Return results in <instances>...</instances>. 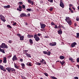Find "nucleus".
Segmentation results:
<instances>
[{
    "mask_svg": "<svg viewBox=\"0 0 79 79\" xmlns=\"http://www.w3.org/2000/svg\"><path fill=\"white\" fill-rule=\"evenodd\" d=\"M64 63H65V62L63 60L62 61H60V63L61 64V65L63 66L64 64Z\"/></svg>",
    "mask_w": 79,
    "mask_h": 79,
    "instance_id": "obj_21",
    "label": "nucleus"
},
{
    "mask_svg": "<svg viewBox=\"0 0 79 79\" xmlns=\"http://www.w3.org/2000/svg\"><path fill=\"white\" fill-rule=\"evenodd\" d=\"M42 35V34L40 33H38V35L40 37Z\"/></svg>",
    "mask_w": 79,
    "mask_h": 79,
    "instance_id": "obj_46",
    "label": "nucleus"
},
{
    "mask_svg": "<svg viewBox=\"0 0 79 79\" xmlns=\"http://www.w3.org/2000/svg\"><path fill=\"white\" fill-rule=\"evenodd\" d=\"M43 53L44 54H45V55H47V52L46 51H43Z\"/></svg>",
    "mask_w": 79,
    "mask_h": 79,
    "instance_id": "obj_38",
    "label": "nucleus"
},
{
    "mask_svg": "<svg viewBox=\"0 0 79 79\" xmlns=\"http://www.w3.org/2000/svg\"><path fill=\"white\" fill-rule=\"evenodd\" d=\"M40 24L41 26V27L42 28V29H44V28L45 27V25L44 23H40Z\"/></svg>",
    "mask_w": 79,
    "mask_h": 79,
    "instance_id": "obj_7",
    "label": "nucleus"
},
{
    "mask_svg": "<svg viewBox=\"0 0 79 79\" xmlns=\"http://www.w3.org/2000/svg\"><path fill=\"white\" fill-rule=\"evenodd\" d=\"M75 79H78V77H74Z\"/></svg>",
    "mask_w": 79,
    "mask_h": 79,
    "instance_id": "obj_55",
    "label": "nucleus"
},
{
    "mask_svg": "<svg viewBox=\"0 0 79 79\" xmlns=\"http://www.w3.org/2000/svg\"><path fill=\"white\" fill-rule=\"evenodd\" d=\"M8 42L10 43V44H11V43H12V42H13V41L11 40H9L8 41Z\"/></svg>",
    "mask_w": 79,
    "mask_h": 79,
    "instance_id": "obj_36",
    "label": "nucleus"
},
{
    "mask_svg": "<svg viewBox=\"0 0 79 79\" xmlns=\"http://www.w3.org/2000/svg\"><path fill=\"white\" fill-rule=\"evenodd\" d=\"M60 6L62 8H64V3H63V1L61 0L60 1Z\"/></svg>",
    "mask_w": 79,
    "mask_h": 79,
    "instance_id": "obj_6",
    "label": "nucleus"
},
{
    "mask_svg": "<svg viewBox=\"0 0 79 79\" xmlns=\"http://www.w3.org/2000/svg\"><path fill=\"white\" fill-rule=\"evenodd\" d=\"M76 20H77V21H79V18H78V17H77Z\"/></svg>",
    "mask_w": 79,
    "mask_h": 79,
    "instance_id": "obj_49",
    "label": "nucleus"
},
{
    "mask_svg": "<svg viewBox=\"0 0 79 79\" xmlns=\"http://www.w3.org/2000/svg\"><path fill=\"white\" fill-rule=\"evenodd\" d=\"M29 42L31 44H33V41H32V40L31 39H30L29 40Z\"/></svg>",
    "mask_w": 79,
    "mask_h": 79,
    "instance_id": "obj_25",
    "label": "nucleus"
},
{
    "mask_svg": "<svg viewBox=\"0 0 79 79\" xmlns=\"http://www.w3.org/2000/svg\"><path fill=\"white\" fill-rule=\"evenodd\" d=\"M51 24L52 25H55V23H54L53 22H52L51 23Z\"/></svg>",
    "mask_w": 79,
    "mask_h": 79,
    "instance_id": "obj_53",
    "label": "nucleus"
},
{
    "mask_svg": "<svg viewBox=\"0 0 79 79\" xmlns=\"http://www.w3.org/2000/svg\"><path fill=\"white\" fill-rule=\"evenodd\" d=\"M36 64L37 65H38L39 66H40V65H41V63H39V62H37L36 63Z\"/></svg>",
    "mask_w": 79,
    "mask_h": 79,
    "instance_id": "obj_33",
    "label": "nucleus"
},
{
    "mask_svg": "<svg viewBox=\"0 0 79 79\" xmlns=\"http://www.w3.org/2000/svg\"><path fill=\"white\" fill-rule=\"evenodd\" d=\"M54 28H55V29H57V28H58V26H57V25H56L55 26Z\"/></svg>",
    "mask_w": 79,
    "mask_h": 79,
    "instance_id": "obj_45",
    "label": "nucleus"
},
{
    "mask_svg": "<svg viewBox=\"0 0 79 79\" xmlns=\"http://www.w3.org/2000/svg\"><path fill=\"white\" fill-rule=\"evenodd\" d=\"M49 45H50V46H53V44L52 43H51L49 44Z\"/></svg>",
    "mask_w": 79,
    "mask_h": 79,
    "instance_id": "obj_42",
    "label": "nucleus"
},
{
    "mask_svg": "<svg viewBox=\"0 0 79 79\" xmlns=\"http://www.w3.org/2000/svg\"><path fill=\"white\" fill-rule=\"evenodd\" d=\"M52 44L53 46H55V45H56V43L55 42H52Z\"/></svg>",
    "mask_w": 79,
    "mask_h": 79,
    "instance_id": "obj_26",
    "label": "nucleus"
},
{
    "mask_svg": "<svg viewBox=\"0 0 79 79\" xmlns=\"http://www.w3.org/2000/svg\"><path fill=\"white\" fill-rule=\"evenodd\" d=\"M60 58L61 60H63L64 59V57L63 56H60Z\"/></svg>",
    "mask_w": 79,
    "mask_h": 79,
    "instance_id": "obj_24",
    "label": "nucleus"
},
{
    "mask_svg": "<svg viewBox=\"0 0 79 79\" xmlns=\"http://www.w3.org/2000/svg\"><path fill=\"white\" fill-rule=\"evenodd\" d=\"M22 6H23V9H25V8H26V6H24V5H22Z\"/></svg>",
    "mask_w": 79,
    "mask_h": 79,
    "instance_id": "obj_43",
    "label": "nucleus"
},
{
    "mask_svg": "<svg viewBox=\"0 0 79 79\" xmlns=\"http://www.w3.org/2000/svg\"><path fill=\"white\" fill-rule=\"evenodd\" d=\"M49 10L50 11H52L53 10V7H51V8L49 9Z\"/></svg>",
    "mask_w": 79,
    "mask_h": 79,
    "instance_id": "obj_40",
    "label": "nucleus"
},
{
    "mask_svg": "<svg viewBox=\"0 0 79 79\" xmlns=\"http://www.w3.org/2000/svg\"><path fill=\"white\" fill-rule=\"evenodd\" d=\"M11 71H12V72H13L15 71H16V70L13 68H11Z\"/></svg>",
    "mask_w": 79,
    "mask_h": 79,
    "instance_id": "obj_29",
    "label": "nucleus"
},
{
    "mask_svg": "<svg viewBox=\"0 0 79 79\" xmlns=\"http://www.w3.org/2000/svg\"><path fill=\"white\" fill-rule=\"evenodd\" d=\"M21 65L22 67H23V68H24L25 66V65H24V64L23 63Z\"/></svg>",
    "mask_w": 79,
    "mask_h": 79,
    "instance_id": "obj_39",
    "label": "nucleus"
},
{
    "mask_svg": "<svg viewBox=\"0 0 79 79\" xmlns=\"http://www.w3.org/2000/svg\"><path fill=\"white\" fill-rule=\"evenodd\" d=\"M19 37L20 38V40H24V36L23 35L22 36H19Z\"/></svg>",
    "mask_w": 79,
    "mask_h": 79,
    "instance_id": "obj_17",
    "label": "nucleus"
},
{
    "mask_svg": "<svg viewBox=\"0 0 79 79\" xmlns=\"http://www.w3.org/2000/svg\"><path fill=\"white\" fill-rule=\"evenodd\" d=\"M2 61H3V60H0V64L2 63Z\"/></svg>",
    "mask_w": 79,
    "mask_h": 79,
    "instance_id": "obj_57",
    "label": "nucleus"
},
{
    "mask_svg": "<svg viewBox=\"0 0 79 79\" xmlns=\"http://www.w3.org/2000/svg\"><path fill=\"white\" fill-rule=\"evenodd\" d=\"M16 25V22H15L13 23V26H15V25Z\"/></svg>",
    "mask_w": 79,
    "mask_h": 79,
    "instance_id": "obj_47",
    "label": "nucleus"
},
{
    "mask_svg": "<svg viewBox=\"0 0 79 79\" xmlns=\"http://www.w3.org/2000/svg\"><path fill=\"white\" fill-rule=\"evenodd\" d=\"M69 60L71 61H73V59L72 57H69Z\"/></svg>",
    "mask_w": 79,
    "mask_h": 79,
    "instance_id": "obj_28",
    "label": "nucleus"
},
{
    "mask_svg": "<svg viewBox=\"0 0 79 79\" xmlns=\"http://www.w3.org/2000/svg\"><path fill=\"white\" fill-rule=\"evenodd\" d=\"M0 48H8V46L5 44L2 43L0 45Z\"/></svg>",
    "mask_w": 79,
    "mask_h": 79,
    "instance_id": "obj_3",
    "label": "nucleus"
},
{
    "mask_svg": "<svg viewBox=\"0 0 79 79\" xmlns=\"http://www.w3.org/2000/svg\"><path fill=\"white\" fill-rule=\"evenodd\" d=\"M14 66L15 68H16L17 69H19V66H17L16 64H14Z\"/></svg>",
    "mask_w": 79,
    "mask_h": 79,
    "instance_id": "obj_23",
    "label": "nucleus"
},
{
    "mask_svg": "<svg viewBox=\"0 0 79 79\" xmlns=\"http://www.w3.org/2000/svg\"><path fill=\"white\" fill-rule=\"evenodd\" d=\"M77 63H79V58H77Z\"/></svg>",
    "mask_w": 79,
    "mask_h": 79,
    "instance_id": "obj_44",
    "label": "nucleus"
},
{
    "mask_svg": "<svg viewBox=\"0 0 79 79\" xmlns=\"http://www.w3.org/2000/svg\"><path fill=\"white\" fill-rule=\"evenodd\" d=\"M69 10H70V11L71 10H72V9H71V8H69Z\"/></svg>",
    "mask_w": 79,
    "mask_h": 79,
    "instance_id": "obj_63",
    "label": "nucleus"
},
{
    "mask_svg": "<svg viewBox=\"0 0 79 79\" xmlns=\"http://www.w3.org/2000/svg\"><path fill=\"white\" fill-rule=\"evenodd\" d=\"M27 11H32V9L30 8L27 9Z\"/></svg>",
    "mask_w": 79,
    "mask_h": 79,
    "instance_id": "obj_27",
    "label": "nucleus"
},
{
    "mask_svg": "<svg viewBox=\"0 0 79 79\" xmlns=\"http://www.w3.org/2000/svg\"><path fill=\"white\" fill-rule=\"evenodd\" d=\"M3 7L5 8V9H6V8H10V5L6 6H3Z\"/></svg>",
    "mask_w": 79,
    "mask_h": 79,
    "instance_id": "obj_11",
    "label": "nucleus"
},
{
    "mask_svg": "<svg viewBox=\"0 0 79 79\" xmlns=\"http://www.w3.org/2000/svg\"><path fill=\"white\" fill-rule=\"evenodd\" d=\"M51 54V52H50L49 51L48 52V53L47 52V55L48 56H50V55Z\"/></svg>",
    "mask_w": 79,
    "mask_h": 79,
    "instance_id": "obj_30",
    "label": "nucleus"
},
{
    "mask_svg": "<svg viewBox=\"0 0 79 79\" xmlns=\"http://www.w3.org/2000/svg\"><path fill=\"white\" fill-rule=\"evenodd\" d=\"M28 65L29 66H32V65L31 64V63H29L28 64Z\"/></svg>",
    "mask_w": 79,
    "mask_h": 79,
    "instance_id": "obj_50",
    "label": "nucleus"
},
{
    "mask_svg": "<svg viewBox=\"0 0 79 79\" xmlns=\"http://www.w3.org/2000/svg\"><path fill=\"white\" fill-rule=\"evenodd\" d=\"M12 60L13 61H17L18 60V58L16 57V56L15 55L13 58H12Z\"/></svg>",
    "mask_w": 79,
    "mask_h": 79,
    "instance_id": "obj_5",
    "label": "nucleus"
},
{
    "mask_svg": "<svg viewBox=\"0 0 79 79\" xmlns=\"http://www.w3.org/2000/svg\"><path fill=\"white\" fill-rule=\"evenodd\" d=\"M76 45H77V43H76V42H74L71 44V47H76Z\"/></svg>",
    "mask_w": 79,
    "mask_h": 79,
    "instance_id": "obj_8",
    "label": "nucleus"
},
{
    "mask_svg": "<svg viewBox=\"0 0 79 79\" xmlns=\"http://www.w3.org/2000/svg\"><path fill=\"white\" fill-rule=\"evenodd\" d=\"M0 17L1 18H4V16H3V15H0Z\"/></svg>",
    "mask_w": 79,
    "mask_h": 79,
    "instance_id": "obj_41",
    "label": "nucleus"
},
{
    "mask_svg": "<svg viewBox=\"0 0 79 79\" xmlns=\"http://www.w3.org/2000/svg\"><path fill=\"white\" fill-rule=\"evenodd\" d=\"M71 13H74L73 10H71Z\"/></svg>",
    "mask_w": 79,
    "mask_h": 79,
    "instance_id": "obj_59",
    "label": "nucleus"
},
{
    "mask_svg": "<svg viewBox=\"0 0 79 79\" xmlns=\"http://www.w3.org/2000/svg\"><path fill=\"white\" fill-rule=\"evenodd\" d=\"M30 14H27V15H28V16H30Z\"/></svg>",
    "mask_w": 79,
    "mask_h": 79,
    "instance_id": "obj_62",
    "label": "nucleus"
},
{
    "mask_svg": "<svg viewBox=\"0 0 79 79\" xmlns=\"http://www.w3.org/2000/svg\"><path fill=\"white\" fill-rule=\"evenodd\" d=\"M77 67H78V68L79 69V65H77Z\"/></svg>",
    "mask_w": 79,
    "mask_h": 79,
    "instance_id": "obj_64",
    "label": "nucleus"
},
{
    "mask_svg": "<svg viewBox=\"0 0 79 79\" xmlns=\"http://www.w3.org/2000/svg\"><path fill=\"white\" fill-rule=\"evenodd\" d=\"M19 3L20 5H23V2H19Z\"/></svg>",
    "mask_w": 79,
    "mask_h": 79,
    "instance_id": "obj_48",
    "label": "nucleus"
},
{
    "mask_svg": "<svg viewBox=\"0 0 79 79\" xmlns=\"http://www.w3.org/2000/svg\"><path fill=\"white\" fill-rule=\"evenodd\" d=\"M25 55L27 57H29V58H31V54H28V53L26 52Z\"/></svg>",
    "mask_w": 79,
    "mask_h": 79,
    "instance_id": "obj_13",
    "label": "nucleus"
},
{
    "mask_svg": "<svg viewBox=\"0 0 79 79\" xmlns=\"http://www.w3.org/2000/svg\"><path fill=\"white\" fill-rule=\"evenodd\" d=\"M19 8H17V10H19V11H22V6L20 5L19 6Z\"/></svg>",
    "mask_w": 79,
    "mask_h": 79,
    "instance_id": "obj_9",
    "label": "nucleus"
},
{
    "mask_svg": "<svg viewBox=\"0 0 79 79\" xmlns=\"http://www.w3.org/2000/svg\"><path fill=\"white\" fill-rule=\"evenodd\" d=\"M20 17H24V16H27V15L25 13H22L20 15Z\"/></svg>",
    "mask_w": 79,
    "mask_h": 79,
    "instance_id": "obj_10",
    "label": "nucleus"
},
{
    "mask_svg": "<svg viewBox=\"0 0 79 79\" xmlns=\"http://www.w3.org/2000/svg\"><path fill=\"white\" fill-rule=\"evenodd\" d=\"M48 2L50 3H53V0H48Z\"/></svg>",
    "mask_w": 79,
    "mask_h": 79,
    "instance_id": "obj_35",
    "label": "nucleus"
},
{
    "mask_svg": "<svg viewBox=\"0 0 79 79\" xmlns=\"http://www.w3.org/2000/svg\"><path fill=\"white\" fill-rule=\"evenodd\" d=\"M28 3H30V4H31V5H33L34 4V2L32 1L31 0H28Z\"/></svg>",
    "mask_w": 79,
    "mask_h": 79,
    "instance_id": "obj_12",
    "label": "nucleus"
},
{
    "mask_svg": "<svg viewBox=\"0 0 79 79\" xmlns=\"http://www.w3.org/2000/svg\"><path fill=\"white\" fill-rule=\"evenodd\" d=\"M57 32L59 34H62V33L63 32L62 31H61V29H60L59 31H57Z\"/></svg>",
    "mask_w": 79,
    "mask_h": 79,
    "instance_id": "obj_15",
    "label": "nucleus"
},
{
    "mask_svg": "<svg viewBox=\"0 0 79 79\" xmlns=\"http://www.w3.org/2000/svg\"><path fill=\"white\" fill-rule=\"evenodd\" d=\"M3 63H6V57H3Z\"/></svg>",
    "mask_w": 79,
    "mask_h": 79,
    "instance_id": "obj_14",
    "label": "nucleus"
},
{
    "mask_svg": "<svg viewBox=\"0 0 79 79\" xmlns=\"http://www.w3.org/2000/svg\"><path fill=\"white\" fill-rule=\"evenodd\" d=\"M44 75H45L46 76L48 77V74H47V73H44Z\"/></svg>",
    "mask_w": 79,
    "mask_h": 79,
    "instance_id": "obj_37",
    "label": "nucleus"
},
{
    "mask_svg": "<svg viewBox=\"0 0 79 79\" xmlns=\"http://www.w3.org/2000/svg\"><path fill=\"white\" fill-rule=\"evenodd\" d=\"M61 27H62V28H64V26H63V25H61Z\"/></svg>",
    "mask_w": 79,
    "mask_h": 79,
    "instance_id": "obj_58",
    "label": "nucleus"
},
{
    "mask_svg": "<svg viewBox=\"0 0 79 79\" xmlns=\"http://www.w3.org/2000/svg\"><path fill=\"white\" fill-rule=\"evenodd\" d=\"M44 37L45 38H48V37L47 36H45Z\"/></svg>",
    "mask_w": 79,
    "mask_h": 79,
    "instance_id": "obj_60",
    "label": "nucleus"
},
{
    "mask_svg": "<svg viewBox=\"0 0 79 79\" xmlns=\"http://www.w3.org/2000/svg\"><path fill=\"white\" fill-rule=\"evenodd\" d=\"M20 61H21V62H22L23 61V59H20Z\"/></svg>",
    "mask_w": 79,
    "mask_h": 79,
    "instance_id": "obj_51",
    "label": "nucleus"
},
{
    "mask_svg": "<svg viewBox=\"0 0 79 79\" xmlns=\"http://www.w3.org/2000/svg\"><path fill=\"white\" fill-rule=\"evenodd\" d=\"M61 25H59L58 27V28L59 29L60 28H61Z\"/></svg>",
    "mask_w": 79,
    "mask_h": 79,
    "instance_id": "obj_54",
    "label": "nucleus"
},
{
    "mask_svg": "<svg viewBox=\"0 0 79 79\" xmlns=\"http://www.w3.org/2000/svg\"><path fill=\"white\" fill-rule=\"evenodd\" d=\"M27 37L28 38H31V37H34V35H27Z\"/></svg>",
    "mask_w": 79,
    "mask_h": 79,
    "instance_id": "obj_18",
    "label": "nucleus"
},
{
    "mask_svg": "<svg viewBox=\"0 0 79 79\" xmlns=\"http://www.w3.org/2000/svg\"><path fill=\"white\" fill-rule=\"evenodd\" d=\"M7 27L8 28H10V29H11V28H12V27H11V26H10V25H7Z\"/></svg>",
    "mask_w": 79,
    "mask_h": 79,
    "instance_id": "obj_31",
    "label": "nucleus"
},
{
    "mask_svg": "<svg viewBox=\"0 0 79 79\" xmlns=\"http://www.w3.org/2000/svg\"><path fill=\"white\" fill-rule=\"evenodd\" d=\"M34 38L35 39V40L36 41V42H38L40 40V38L37 36V35L36 34L34 35Z\"/></svg>",
    "mask_w": 79,
    "mask_h": 79,
    "instance_id": "obj_2",
    "label": "nucleus"
},
{
    "mask_svg": "<svg viewBox=\"0 0 79 79\" xmlns=\"http://www.w3.org/2000/svg\"><path fill=\"white\" fill-rule=\"evenodd\" d=\"M40 61L41 63H44L45 64H46V61H45V60L44 59H42V60H40Z\"/></svg>",
    "mask_w": 79,
    "mask_h": 79,
    "instance_id": "obj_16",
    "label": "nucleus"
},
{
    "mask_svg": "<svg viewBox=\"0 0 79 79\" xmlns=\"http://www.w3.org/2000/svg\"><path fill=\"white\" fill-rule=\"evenodd\" d=\"M0 69L4 72H6V69H5L4 67H3L2 65H0Z\"/></svg>",
    "mask_w": 79,
    "mask_h": 79,
    "instance_id": "obj_4",
    "label": "nucleus"
},
{
    "mask_svg": "<svg viewBox=\"0 0 79 79\" xmlns=\"http://www.w3.org/2000/svg\"><path fill=\"white\" fill-rule=\"evenodd\" d=\"M0 19H1L2 21H3V22H5L6 21V20H5V17H3V18H0Z\"/></svg>",
    "mask_w": 79,
    "mask_h": 79,
    "instance_id": "obj_22",
    "label": "nucleus"
},
{
    "mask_svg": "<svg viewBox=\"0 0 79 79\" xmlns=\"http://www.w3.org/2000/svg\"><path fill=\"white\" fill-rule=\"evenodd\" d=\"M17 35L18 36H19V37H21V35H20V34H17Z\"/></svg>",
    "mask_w": 79,
    "mask_h": 79,
    "instance_id": "obj_56",
    "label": "nucleus"
},
{
    "mask_svg": "<svg viewBox=\"0 0 79 79\" xmlns=\"http://www.w3.org/2000/svg\"><path fill=\"white\" fill-rule=\"evenodd\" d=\"M66 19L65 20L67 23L69 24V25H71L72 24V23H71V21L70 19H69V17H66Z\"/></svg>",
    "mask_w": 79,
    "mask_h": 79,
    "instance_id": "obj_1",
    "label": "nucleus"
},
{
    "mask_svg": "<svg viewBox=\"0 0 79 79\" xmlns=\"http://www.w3.org/2000/svg\"><path fill=\"white\" fill-rule=\"evenodd\" d=\"M73 4H70L69 5V7H70V6H73Z\"/></svg>",
    "mask_w": 79,
    "mask_h": 79,
    "instance_id": "obj_52",
    "label": "nucleus"
},
{
    "mask_svg": "<svg viewBox=\"0 0 79 79\" xmlns=\"http://www.w3.org/2000/svg\"><path fill=\"white\" fill-rule=\"evenodd\" d=\"M11 68L8 67L6 68V70H7L8 72H10V71H11Z\"/></svg>",
    "mask_w": 79,
    "mask_h": 79,
    "instance_id": "obj_19",
    "label": "nucleus"
},
{
    "mask_svg": "<svg viewBox=\"0 0 79 79\" xmlns=\"http://www.w3.org/2000/svg\"><path fill=\"white\" fill-rule=\"evenodd\" d=\"M0 52H2L3 53H5V51L3 49H2L1 48H0Z\"/></svg>",
    "mask_w": 79,
    "mask_h": 79,
    "instance_id": "obj_20",
    "label": "nucleus"
},
{
    "mask_svg": "<svg viewBox=\"0 0 79 79\" xmlns=\"http://www.w3.org/2000/svg\"><path fill=\"white\" fill-rule=\"evenodd\" d=\"M72 9L74 10H75V9L74 8V7H72Z\"/></svg>",
    "mask_w": 79,
    "mask_h": 79,
    "instance_id": "obj_61",
    "label": "nucleus"
},
{
    "mask_svg": "<svg viewBox=\"0 0 79 79\" xmlns=\"http://www.w3.org/2000/svg\"><path fill=\"white\" fill-rule=\"evenodd\" d=\"M79 33H77V38H79Z\"/></svg>",
    "mask_w": 79,
    "mask_h": 79,
    "instance_id": "obj_34",
    "label": "nucleus"
},
{
    "mask_svg": "<svg viewBox=\"0 0 79 79\" xmlns=\"http://www.w3.org/2000/svg\"><path fill=\"white\" fill-rule=\"evenodd\" d=\"M51 78H52V79H57L56 77H51Z\"/></svg>",
    "mask_w": 79,
    "mask_h": 79,
    "instance_id": "obj_32",
    "label": "nucleus"
}]
</instances>
